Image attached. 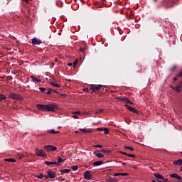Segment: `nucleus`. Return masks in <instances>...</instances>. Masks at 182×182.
I'll use <instances>...</instances> for the list:
<instances>
[{"mask_svg":"<svg viewBox=\"0 0 182 182\" xmlns=\"http://www.w3.org/2000/svg\"><path fill=\"white\" fill-rule=\"evenodd\" d=\"M36 107L38 110H43V112H55V110H58V105L53 103L47 105L38 104Z\"/></svg>","mask_w":182,"mask_h":182,"instance_id":"obj_1","label":"nucleus"},{"mask_svg":"<svg viewBox=\"0 0 182 182\" xmlns=\"http://www.w3.org/2000/svg\"><path fill=\"white\" fill-rule=\"evenodd\" d=\"M35 154L36 156H38L40 157H46V153L43 149H39L38 148H36L34 150Z\"/></svg>","mask_w":182,"mask_h":182,"instance_id":"obj_2","label":"nucleus"},{"mask_svg":"<svg viewBox=\"0 0 182 182\" xmlns=\"http://www.w3.org/2000/svg\"><path fill=\"white\" fill-rule=\"evenodd\" d=\"M102 87L103 85H91L90 90H92V93H93V92H97V90H100Z\"/></svg>","mask_w":182,"mask_h":182,"instance_id":"obj_3","label":"nucleus"},{"mask_svg":"<svg viewBox=\"0 0 182 182\" xmlns=\"http://www.w3.org/2000/svg\"><path fill=\"white\" fill-rule=\"evenodd\" d=\"M9 97H10V99H14V100H22V97H21V95L14 92L10 93Z\"/></svg>","mask_w":182,"mask_h":182,"instance_id":"obj_4","label":"nucleus"},{"mask_svg":"<svg viewBox=\"0 0 182 182\" xmlns=\"http://www.w3.org/2000/svg\"><path fill=\"white\" fill-rule=\"evenodd\" d=\"M44 150L46 151H55V150H58V148L52 145H46L44 146Z\"/></svg>","mask_w":182,"mask_h":182,"instance_id":"obj_5","label":"nucleus"},{"mask_svg":"<svg viewBox=\"0 0 182 182\" xmlns=\"http://www.w3.org/2000/svg\"><path fill=\"white\" fill-rule=\"evenodd\" d=\"M171 89H173V90H175V92H181L182 81H181V82L176 85V87L171 86Z\"/></svg>","mask_w":182,"mask_h":182,"instance_id":"obj_6","label":"nucleus"},{"mask_svg":"<svg viewBox=\"0 0 182 182\" xmlns=\"http://www.w3.org/2000/svg\"><path fill=\"white\" fill-rule=\"evenodd\" d=\"M125 107H127V109H128V110H129V112H132V113H136V114H140L139 113V111H137V109H136V108L132 107L129 106V105H125Z\"/></svg>","mask_w":182,"mask_h":182,"instance_id":"obj_7","label":"nucleus"},{"mask_svg":"<svg viewBox=\"0 0 182 182\" xmlns=\"http://www.w3.org/2000/svg\"><path fill=\"white\" fill-rule=\"evenodd\" d=\"M84 178H85V180H92V173H90V171L84 172Z\"/></svg>","mask_w":182,"mask_h":182,"instance_id":"obj_8","label":"nucleus"},{"mask_svg":"<svg viewBox=\"0 0 182 182\" xmlns=\"http://www.w3.org/2000/svg\"><path fill=\"white\" fill-rule=\"evenodd\" d=\"M47 174H48L49 178H55L56 177V173L53 172L50 169L47 171Z\"/></svg>","mask_w":182,"mask_h":182,"instance_id":"obj_9","label":"nucleus"},{"mask_svg":"<svg viewBox=\"0 0 182 182\" xmlns=\"http://www.w3.org/2000/svg\"><path fill=\"white\" fill-rule=\"evenodd\" d=\"M170 177L171 178H176V180H178L179 181L181 180V176H180L178 173H171L170 174Z\"/></svg>","mask_w":182,"mask_h":182,"instance_id":"obj_10","label":"nucleus"},{"mask_svg":"<svg viewBox=\"0 0 182 182\" xmlns=\"http://www.w3.org/2000/svg\"><path fill=\"white\" fill-rule=\"evenodd\" d=\"M119 100H121V102H126L129 105H133V102L127 97H119Z\"/></svg>","mask_w":182,"mask_h":182,"instance_id":"obj_11","label":"nucleus"},{"mask_svg":"<svg viewBox=\"0 0 182 182\" xmlns=\"http://www.w3.org/2000/svg\"><path fill=\"white\" fill-rule=\"evenodd\" d=\"M119 100H121V102H126L129 105H133V102L127 97H119Z\"/></svg>","mask_w":182,"mask_h":182,"instance_id":"obj_12","label":"nucleus"},{"mask_svg":"<svg viewBox=\"0 0 182 182\" xmlns=\"http://www.w3.org/2000/svg\"><path fill=\"white\" fill-rule=\"evenodd\" d=\"M32 43L33 45H41V43H42V41H41L40 39H38L36 38H34L32 39Z\"/></svg>","mask_w":182,"mask_h":182,"instance_id":"obj_13","label":"nucleus"},{"mask_svg":"<svg viewBox=\"0 0 182 182\" xmlns=\"http://www.w3.org/2000/svg\"><path fill=\"white\" fill-rule=\"evenodd\" d=\"M94 154H95V156H97V157H98V159H103V157H105V155L101 154L99 151H95L94 152Z\"/></svg>","mask_w":182,"mask_h":182,"instance_id":"obj_14","label":"nucleus"},{"mask_svg":"<svg viewBox=\"0 0 182 182\" xmlns=\"http://www.w3.org/2000/svg\"><path fill=\"white\" fill-rule=\"evenodd\" d=\"M154 177H156V178H158V180H164V176L159 173H155Z\"/></svg>","mask_w":182,"mask_h":182,"instance_id":"obj_15","label":"nucleus"},{"mask_svg":"<svg viewBox=\"0 0 182 182\" xmlns=\"http://www.w3.org/2000/svg\"><path fill=\"white\" fill-rule=\"evenodd\" d=\"M93 166H102V164H105V162L103 161H97L93 162Z\"/></svg>","mask_w":182,"mask_h":182,"instance_id":"obj_16","label":"nucleus"},{"mask_svg":"<svg viewBox=\"0 0 182 182\" xmlns=\"http://www.w3.org/2000/svg\"><path fill=\"white\" fill-rule=\"evenodd\" d=\"M45 164H46V166H52L53 164H55L56 166H59V163L58 162H53V161H45Z\"/></svg>","mask_w":182,"mask_h":182,"instance_id":"obj_17","label":"nucleus"},{"mask_svg":"<svg viewBox=\"0 0 182 182\" xmlns=\"http://www.w3.org/2000/svg\"><path fill=\"white\" fill-rule=\"evenodd\" d=\"M32 81L37 83H41L42 80L35 76H31Z\"/></svg>","mask_w":182,"mask_h":182,"instance_id":"obj_18","label":"nucleus"},{"mask_svg":"<svg viewBox=\"0 0 182 182\" xmlns=\"http://www.w3.org/2000/svg\"><path fill=\"white\" fill-rule=\"evenodd\" d=\"M173 164H174V166H182V159L174 161Z\"/></svg>","mask_w":182,"mask_h":182,"instance_id":"obj_19","label":"nucleus"},{"mask_svg":"<svg viewBox=\"0 0 182 182\" xmlns=\"http://www.w3.org/2000/svg\"><path fill=\"white\" fill-rule=\"evenodd\" d=\"M119 176H123L124 177H125L126 176H129V173H117L114 174V177H117Z\"/></svg>","mask_w":182,"mask_h":182,"instance_id":"obj_20","label":"nucleus"},{"mask_svg":"<svg viewBox=\"0 0 182 182\" xmlns=\"http://www.w3.org/2000/svg\"><path fill=\"white\" fill-rule=\"evenodd\" d=\"M50 84L51 85V86H53L54 87H60V85L58 83H55V81H51Z\"/></svg>","mask_w":182,"mask_h":182,"instance_id":"obj_21","label":"nucleus"},{"mask_svg":"<svg viewBox=\"0 0 182 182\" xmlns=\"http://www.w3.org/2000/svg\"><path fill=\"white\" fill-rule=\"evenodd\" d=\"M48 133H51V134H58V133H60L59 131H55V129H50L48 131Z\"/></svg>","mask_w":182,"mask_h":182,"instance_id":"obj_22","label":"nucleus"},{"mask_svg":"<svg viewBox=\"0 0 182 182\" xmlns=\"http://www.w3.org/2000/svg\"><path fill=\"white\" fill-rule=\"evenodd\" d=\"M4 161H9V163H15L16 160H15V159L10 158L4 159Z\"/></svg>","mask_w":182,"mask_h":182,"instance_id":"obj_23","label":"nucleus"},{"mask_svg":"<svg viewBox=\"0 0 182 182\" xmlns=\"http://www.w3.org/2000/svg\"><path fill=\"white\" fill-rule=\"evenodd\" d=\"M70 171H72L71 169H61L60 173L65 174L66 173H69Z\"/></svg>","mask_w":182,"mask_h":182,"instance_id":"obj_24","label":"nucleus"},{"mask_svg":"<svg viewBox=\"0 0 182 182\" xmlns=\"http://www.w3.org/2000/svg\"><path fill=\"white\" fill-rule=\"evenodd\" d=\"M80 132H82V133H92L91 130H86L85 129H80Z\"/></svg>","mask_w":182,"mask_h":182,"instance_id":"obj_25","label":"nucleus"},{"mask_svg":"<svg viewBox=\"0 0 182 182\" xmlns=\"http://www.w3.org/2000/svg\"><path fill=\"white\" fill-rule=\"evenodd\" d=\"M6 99V97L4 95L0 94V102H2V100H5Z\"/></svg>","mask_w":182,"mask_h":182,"instance_id":"obj_26","label":"nucleus"},{"mask_svg":"<svg viewBox=\"0 0 182 182\" xmlns=\"http://www.w3.org/2000/svg\"><path fill=\"white\" fill-rule=\"evenodd\" d=\"M52 90H53L52 88H48L46 95H52Z\"/></svg>","mask_w":182,"mask_h":182,"instance_id":"obj_27","label":"nucleus"},{"mask_svg":"<svg viewBox=\"0 0 182 182\" xmlns=\"http://www.w3.org/2000/svg\"><path fill=\"white\" fill-rule=\"evenodd\" d=\"M57 163H58V164H59V163H65V161L63 159H62V157L58 156Z\"/></svg>","mask_w":182,"mask_h":182,"instance_id":"obj_28","label":"nucleus"},{"mask_svg":"<svg viewBox=\"0 0 182 182\" xmlns=\"http://www.w3.org/2000/svg\"><path fill=\"white\" fill-rule=\"evenodd\" d=\"M124 149H126L127 150H130L131 151H134V148L132 146H124Z\"/></svg>","mask_w":182,"mask_h":182,"instance_id":"obj_29","label":"nucleus"},{"mask_svg":"<svg viewBox=\"0 0 182 182\" xmlns=\"http://www.w3.org/2000/svg\"><path fill=\"white\" fill-rule=\"evenodd\" d=\"M77 168H79V166H77V165H75V166H71V169L73 171H76V170H77Z\"/></svg>","mask_w":182,"mask_h":182,"instance_id":"obj_30","label":"nucleus"},{"mask_svg":"<svg viewBox=\"0 0 182 182\" xmlns=\"http://www.w3.org/2000/svg\"><path fill=\"white\" fill-rule=\"evenodd\" d=\"M36 177L37 178H40V180H42V178H43V173H40L39 175H36Z\"/></svg>","mask_w":182,"mask_h":182,"instance_id":"obj_31","label":"nucleus"},{"mask_svg":"<svg viewBox=\"0 0 182 182\" xmlns=\"http://www.w3.org/2000/svg\"><path fill=\"white\" fill-rule=\"evenodd\" d=\"M176 69H177V66L173 65L172 68H169V70H170L171 72H174V70H175Z\"/></svg>","mask_w":182,"mask_h":182,"instance_id":"obj_32","label":"nucleus"},{"mask_svg":"<svg viewBox=\"0 0 182 182\" xmlns=\"http://www.w3.org/2000/svg\"><path fill=\"white\" fill-rule=\"evenodd\" d=\"M39 89L42 92V93L46 94V88H45V87H40Z\"/></svg>","mask_w":182,"mask_h":182,"instance_id":"obj_33","label":"nucleus"},{"mask_svg":"<svg viewBox=\"0 0 182 182\" xmlns=\"http://www.w3.org/2000/svg\"><path fill=\"white\" fill-rule=\"evenodd\" d=\"M104 133H105V134H109V129H107V128H104Z\"/></svg>","mask_w":182,"mask_h":182,"instance_id":"obj_34","label":"nucleus"},{"mask_svg":"<svg viewBox=\"0 0 182 182\" xmlns=\"http://www.w3.org/2000/svg\"><path fill=\"white\" fill-rule=\"evenodd\" d=\"M127 156H128V157H132V158H134V157H136V155H134V154H127Z\"/></svg>","mask_w":182,"mask_h":182,"instance_id":"obj_35","label":"nucleus"},{"mask_svg":"<svg viewBox=\"0 0 182 182\" xmlns=\"http://www.w3.org/2000/svg\"><path fill=\"white\" fill-rule=\"evenodd\" d=\"M162 180H163L162 181H161L160 180H157V181H159V182H168V179H167V178H164V179H162Z\"/></svg>","mask_w":182,"mask_h":182,"instance_id":"obj_36","label":"nucleus"},{"mask_svg":"<svg viewBox=\"0 0 182 182\" xmlns=\"http://www.w3.org/2000/svg\"><path fill=\"white\" fill-rule=\"evenodd\" d=\"M18 159H22L23 157H25V156H23V154H18Z\"/></svg>","mask_w":182,"mask_h":182,"instance_id":"obj_37","label":"nucleus"},{"mask_svg":"<svg viewBox=\"0 0 182 182\" xmlns=\"http://www.w3.org/2000/svg\"><path fill=\"white\" fill-rule=\"evenodd\" d=\"M79 62V60H75V61H74V63H73V66L75 67V66H76V65H77V63Z\"/></svg>","mask_w":182,"mask_h":182,"instance_id":"obj_38","label":"nucleus"},{"mask_svg":"<svg viewBox=\"0 0 182 182\" xmlns=\"http://www.w3.org/2000/svg\"><path fill=\"white\" fill-rule=\"evenodd\" d=\"M177 77H182V71L178 73Z\"/></svg>","mask_w":182,"mask_h":182,"instance_id":"obj_39","label":"nucleus"},{"mask_svg":"<svg viewBox=\"0 0 182 182\" xmlns=\"http://www.w3.org/2000/svg\"><path fill=\"white\" fill-rule=\"evenodd\" d=\"M101 151L102 153H110V151H106L105 149H102Z\"/></svg>","mask_w":182,"mask_h":182,"instance_id":"obj_40","label":"nucleus"},{"mask_svg":"<svg viewBox=\"0 0 182 182\" xmlns=\"http://www.w3.org/2000/svg\"><path fill=\"white\" fill-rule=\"evenodd\" d=\"M73 119H79V117H77V115H76V114H73Z\"/></svg>","mask_w":182,"mask_h":182,"instance_id":"obj_41","label":"nucleus"},{"mask_svg":"<svg viewBox=\"0 0 182 182\" xmlns=\"http://www.w3.org/2000/svg\"><path fill=\"white\" fill-rule=\"evenodd\" d=\"M95 147H97L98 149H102L103 147V146H102V145H96V146H95Z\"/></svg>","mask_w":182,"mask_h":182,"instance_id":"obj_42","label":"nucleus"},{"mask_svg":"<svg viewBox=\"0 0 182 182\" xmlns=\"http://www.w3.org/2000/svg\"><path fill=\"white\" fill-rule=\"evenodd\" d=\"M97 130H98V132H103L104 128H97Z\"/></svg>","mask_w":182,"mask_h":182,"instance_id":"obj_43","label":"nucleus"},{"mask_svg":"<svg viewBox=\"0 0 182 182\" xmlns=\"http://www.w3.org/2000/svg\"><path fill=\"white\" fill-rule=\"evenodd\" d=\"M119 153H121V154H124V156H127V153L126 152L119 151Z\"/></svg>","mask_w":182,"mask_h":182,"instance_id":"obj_44","label":"nucleus"},{"mask_svg":"<svg viewBox=\"0 0 182 182\" xmlns=\"http://www.w3.org/2000/svg\"><path fill=\"white\" fill-rule=\"evenodd\" d=\"M73 114H80V112H75L73 113Z\"/></svg>","mask_w":182,"mask_h":182,"instance_id":"obj_45","label":"nucleus"},{"mask_svg":"<svg viewBox=\"0 0 182 182\" xmlns=\"http://www.w3.org/2000/svg\"><path fill=\"white\" fill-rule=\"evenodd\" d=\"M43 177L46 178V180H48L49 178V176H48V175H43Z\"/></svg>","mask_w":182,"mask_h":182,"instance_id":"obj_46","label":"nucleus"},{"mask_svg":"<svg viewBox=\"0 0 182 182\" xmlns=\"http://www.w3.org/2000/svg\"><path fill=\"white\" fill-rule=\"evenodd\" d=\"M80 52H85V48H80Z\"/></svg>","mask_w":182,"mask_h":182,"instance_id":"obj_47","label":"nucleus"},{"mask_svg":"<svg viewBox=\"0 0 182 182\" xmlns=\"http://www.w3.org/2000/svg\"><path fill=\"white\" fill-rule=\"evenodd\" d=\"M97 113H103V109H99Z\"/></svg>","mask_w":182,"mask_h":182,"instance_id":"obj_48","label":"nucleus"},{"mask_svg":"<svg viewBox=\"0 0 182 182\" xmlns=\"http://www.w3.org/2000/svg\"><path fill=\"white\" fill-rule=\"evenodd\" d=\"M83 90L84 92H89V88H84Z\"/></svg>","mask_w":182,"mask_h":182,"instance_id":"obj_49","label":"nucleus"},{"mask_svg":"<svg viewBox=\"0 0 182 182\" xmlns=\"http://www.w3.org/2000/svg\"><path fill=\"white\" fill-rule=\"evenodd\" d=\"M52 92H54V93H57L58 95H59V92L58 91H56L55 90H53Z\"/></svg>","mask_w":182,"mask_h":182,"instance_id":"obj_50","label":"nucleus"},{"mask_svg":"<svg viewBox=\"0 0 182 182\" xmlns=\"http://www.w3.org/2000/svg\"><path fill=\"white\" fill-rule=\"evenodd\" d=\"M107 182H112V181H113V179L108 178V179H107Z\"/></svg>","mask_w":182,"mask_h":182,"instance_id":"obj_51","label":"nucleus"},{"mask_svg":"<svg viewBox=\"0 0 182 182\" xmlns=\"http://www.w3.org/2000/svg\"><path fill=\"white\" fill-rule=\"evenodd\" d=\"M132 168L136 169V168H137V166H136V165H133V166H132Z\"/></svg>","mask_w":182,"mask_h":182,"instance_id":"obj_52","label":"nucleus"},{"mask_svg":"<svg viewBox=\"0 0 182 182\" xmlns=\"http://www.w3.org/2000/svg\"><path fill=\"white\" fill-rule=\"evenodd\" d=\"M178 77H177V75H176V77L173 78V80H177L178 79Z\"/></svg>","mask_w":182,"mask_h":182,"instance_id":"obj_53","label":"nucleus"},{"mask_svg":"<svg viewBox=\"0 0 182 182\" xmlns=\"http://www.w3.org/2000/svg\"><path fill=\"white\" fill-rule=\"evenodd\" d=\"M24 2H26V4H29V0H24Z\"/></svg>","mask_w":182,"mask_h":182,"instance_id":"obj_54","label":"nucleus"},{"mask_svg":"<svg viewBox=\"0 0 182 182\" xmlns=\"http://www.w3.org/2000/svg\"><path fill=\"white\" fill-rule=\"evenodd\" d=\"M73 64L72 63H68V66H72Z\"/></svg>","mask_w":182,"mask_h":182,"instance_id":"obj_55","label":"nucleus"},{"mask_svg":"<svg viewBox=\"0 0 182 182\" xmlns=\"http://www.w3.org/2000/svg\"><path fill=\"white\" fill-rule=\"evenodd\" d=\"M180 171H182V166H181V168H180Z\"/></svg>","mask_w":182,"mask_h":182,"instance_id":"obj_56","label":"nucleus"},{"mask_svg":"<svg viewBox=\"0 0 182 182\" xmlns=\"http://www.w3.org/2000/svg\"><path fill=\"white\" fill-rule=\"evenodd\" d=\"M61 181H65V178L62 179Z\"/></svg>","mask_w":182,"mask_h":182,"instance_id":"obj_57","label":"nucleus"},{"mask_svg":"<svg viewBox=\"0 0 182 182\" xmlns=\"http://www.w3.org/2000/svg\"><path fill=\"white\" fill-rule=\"evenodd\" d=\"M123 166H124V164H126V163H122Z\"/></svg>","mask_w":182,"mask_h":182,"instance_id":"obj_58","label":"nucleus"},{"mask_svg":"<svg viewBox=\"0 0 182 182\" xmlns=\"http://www.w3.org/2000/svg\"><path fill=\"white\" fill-rule=\"evenodd\" d=\"M154 2H157V0H154Z\"/></svg>","mask_w":182,"mask_h":182,"instance_id":"obj_59","label":"nucleus"},{"mask_svg":"<svg viewBox=\"0 0 182 182\" xmlns=\"http://www.w3.org/2000/svg\"><path fill=\"white\" fill-rule=\"evenodd\" d=\"M75 133H79V132H75Z\"/></svg>","mask_w":182,"mask_h":182,"instance_id":"obj_60","label":"nucleus"},{"mask_svg":"<svg viewBox=\"0 0 182 182\" xmlns=\"http://www.w3.org/2000/svg\"><path fill=\"white\" fill-rule=\"evenodd\" d=\"M179 182H182V181H179Z\"/></svg>","mask_w":182,"mask_h":182,"instance_id":"obj_61","label":"nucleus"}]
</instances>
